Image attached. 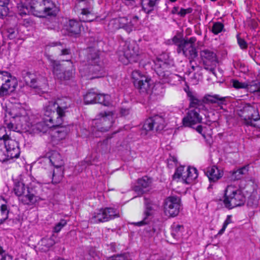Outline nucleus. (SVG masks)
<instances>
[{
  "label": "nucleus",
  "instance_id": "obj_1",
  "mask_svg": "<svg viewBox=\"0 0 260 260\" xmlns=\"http://www.w3.org/2000/svg\"><path fill=\"white\" fill-rule=\"evenodd\" d=\"M9 113L13 117L19 119L22 129L34 134L47 133L51 128L60 124L45 109L44 117L41 121L38 122L36 121L35 116L30 111H26L21 106L14 107Z\"/></svg>",
  "mask_w": 260,
  "mask_h": 260
},
{
  "label": "nucleus",
  "instance_id": "obj_2",
  "mask_svg": "<svg viewBox=\"0 0 260 260\" xmlns=\"http://www.w3.org/2000/svg\"><path fill=\"white\" fill-rule=\"evenodd\" d=\"M18 8L20 16L30 13L39 17L55 15L57 11L54 3L50 0H21Z\"/></svg>",
  "mask_w": 260,
  "mask_h": 260
},
{
  "label": "nucleus",
  "instance_id": "obj_3",
  "mask_svg": "<svg viewBox=\"0 0 260 260\" xmlns=\"http://www.w3.org/2000/svg\"><path fill=\"white\" fill-rule=\"evenodd\" d=\"M245 201V196L238 186L232 184L226 186L224 191L222 200L225 208L232 209L243 206Z\"/></svg>",
  "mask_w": 260,
  "mask_h": 260
},
{
  "label": "nucleus",
  "instance_id": "obj_4",
  "mask_svg": "<svg viewBox=\"0 0 260 260\" xmlns=\"http://www.w3.org/2000/svg\"><path fill=\"white\" fill-rule=\"evenodd\" d=\"M0 140H3L6 149V154H0V161H5L9 159L18 158L20 151L18 143L12 139L11 134L6 132L5 127L0 128Z\"/></svg>",
  "mask_w": 260,
  "mask_h": 260
},
{
  "label": "nucleus",
  "instance_id": "obj_5",
  "mask_svg": "<svg viewBox=\"0 0 260 260\" xmlns=\"http://www.w3.org/2000/svg\"><path fill=\"white\" fill-rule=\"evenodd\" d=\"M71 100L67 98L58 99L56 101H50L44 107L60 124L62 123V118L65 113L70 107Z\"/></svg>",
  "mask_w": 260,
  "mask_h": 260
},
{
  "label": "nucleus",
  "instance_id": "obj_6",
  "mask_svg": "<svg viewBox=\"0 0 260 260\" xmlns=\"http://www.w3.org/2000/svg\"><path fill=\"white\" fill-rule=\"evenodd\" d=\"M197 40L195 37H191L186 40H181L177 37L173 39V43L177 46L178 53L183 55L189 59H194L198 56V52L195 46Z\"/></svg>",
  "mask_w": 260,
  "mask_h": 260
},
{
  "label": "nucleus",
  "instance_id": "obj_7",
  "mask_svg": "<svg viewBox=\"0 0 260 260\" xmlns=\"http://www.w3.org/2000/svg\"><path fill=\"white\" fill-rule=\"evenodd\" d=\"M138 21L139 17L137 16L115 18L110 21L108 27L112 31L121 28L130 33L135 29Z\"/></svg>",
  "mask_w": 260,
  "mask_h": 260
},
{
  "label": "nucleus",
  "instance_id": "obj_8",
  "mask_svg": "<svg viewBox=\"0 0 260 260\" xmlns=\"http://www.w3.org/2000/svg\"><path fill=\"white\" fill-rule=\"evenodd\" d=\"M87 62L89 67L87 69L92 75L95 76L93 78H99L104 76V66L100 61L99 51L94 48H89L87 55Z\"/></svg>",
  "mask_w": 260,
  "mask_h": 260
},
{
  "label": "nucleus",
  "instance_id": "obj_9",
  "mask_svg": "<svg viewBox=\"0 0 260 260\" xmlns=\"http://www.w3.org/2000/svg\"><path fill=\"white\" fill-rule=\"evenodd\" d=\"M15 194L19 197V200L23 204H34L41 199L36 196V191L29 187L26 189L23 183L18 182L15 184L14 187Z\"/></svg>",
  "mask_w": 260,
  "mask_h": 260
},
{
  "label": "nucleus",
  "instance_id": "obj_10",
  "mask_svg": "<svg viewBox=\"0 0 260 260\" xmlns=\"http://www.w3.org/2000/svg\"><path fill=\"white\" fill-rule=\"evenodd\" d=\"M118 53L119 55H123L126 61H123V63L127 64L128 62H137L139 60L140 55L139 48L135 41H125L121 43Z\"/></svg>",
  "mask_w": 260,
  "mask_h": 260
},
{
  "label": "nucleus",
  "instance_id": "obj_11",
  "mask_svg": "<svg viewBox=\"0 0 260 260\" xmlns=\"http://www.w3.org/2000/svg\"><path fill=\"white\" fill-rule=\"evenodd\" d=\"M120 217L119 211L115 208L107 207L96 210L91 213L89 220L91 223H98L108 221Z\"/></svg>",
  "mask_w": 260,
  "mask_h": 260
},
{
  "label": "nucleus",
  "instance_id": "obj_12",
  "mask_svg": "<svg viewBox=\"0 0 260 260\" xmlns=\"http://www.w3.org/2000/svg\"><path fill=\"white\" fill-rule=\"evenodd\" d=\"M53 68V72L56 78L60 80H69L73 75L74 66L70 60H67L66 63L60 64L59 62L50 60Z\"/></svg>",
  "mask_w": 260,
  "mask_h": 260
},
{
  "label": "nucleus",
  "instance_id": "obj_13",
  "mask_svg": "<svg viewBox=\"0 0 260 260\" xmlns=\"http://www.w3.org/2000/svg\"><path fill=\"white\" fill-rule=\"evenodd\" d=\"M16 78L7 71L0 72V94L3 96L13 91L17 86Z\"/></svg>",
  "mask_w": 260,
  "mask_h": 260
},
{
  "label": "nucleus",
  "instance_id": "obj_14",
  "mask_svg": "<svg viewBox=\"0 0 260 260\" xmlns=\"http://www.w3.org/2000/svg\"><path fill=\"white\" fill-rule=\"evenodd\" d=\"M114 121V113L112 111L99 113L92 121L95 128L100 132H107L112 126Z\"/></svg>",
  "mask_w": 260,
  "mask_h": 260
},
{
  "label": "nucleus",
  "instance_id": "obj_15",
  "mask_svg": "<svg viewBox=\"0 0 260 260\" xmlns=\"http://www.w3.org/2000/svg\"><path fill=\"white\" fill-rule=\"evenodd\" d=\"M165 126V121L164 116L156 115L145 121L141 129V134L146 135L147 132L154 129L156 132H160Z\"/></svg>",
  "mask_w": 260,
  "mask_h": 260
},
{
  "label": "nucleus",
  "instance_id": "obj_16",
  "mask_svg": "<svg viewBox=\"0 0 260 260\" xmlns=\"http://www.w3.org/2000/svg\"><path fill=\"white\" fill-rule=\"evenodd\" d=\"M162 58V56H160L155 63L154 70L162 82H168L175 75L171 73L170 64L163 61Z\"/></svg>",
  "mask_w": 260,
  "mask_h": 260
},
{
  "label": "nucleus",
  "instance_id": "obj_17",
  "mask_svg": "<svg viewBox=\"0 0 260 260\" xmlns=\"http://www.w3.org/2000/svg\"><path fill=\"white\" fill-rule=\"evenodd\" d=\"M164 212L169 217H175L178 215L181 208V199L179 197L170 196L164 202Z\"/></svg>",
  "mask_w": 260,
  "mask_h": 260
},
{
  "label": "nucleus",
  "instance_id": "obj_18",
  "mask_svg": "<svg viewBox=\"0 0 260 260\" xmlns=\"http://www.w3.org/2000/svg\"><path fill=\"white\" fill-rule=\"evenodd\" d=\"M76 7L81 9L80 19L83 22H91L95 18L93 12L92 2L89 0H79Z\"/></svg>",
  "mask_w": 260,
  "mask_h": 260
},
{
  "label": "nucleus",
  "instance_id": "obj_19",
  "mask_svg": "<svg viewBox=\"0 0 260 260\" xmlns=\"http://www.w3.org/2000/svg\"><path fill=\"white\" fill-rule=\"evenodd\" d=\"M135 86L141 92H147L150 88L151 79L142 74L138 70L134 71L132 74Z\"/></svg>",
  "mask_w": 260,
  "mask_h": 260
},
{
  "label": "nucleus",
  "instance_id": "obj_20",
  "mask_svg": "<svg viewBox=\"0 0 260 260\" xmlns=\"http://www.w3.org/2000/svg\"><path fill=\"white\" fill-rule=\"evenodd\" d=\"M259 107L257 104L251 105L248 104L244 107V111L251 113L248 115V118L244 119V123L246 125L259 128L258 125L256 123L260 120V114L258 110Z\"/></svg>",
  "mask_w": 260,
  "mask_h": 260
},
{
  "label": "nucleus",
  "instance_id": "obj_21",
  "mask_svg": "<svg viewBox=\"0 0 260 260\" xmlns=\"http://www.w3.org/2000/svg\"><path fill=\"white\" fill-rule=\"evenodd\" d=\"M200 56L205 69L214 73V66L217 61L215 53L211 50L204 49L201 51Z\"/></svg>",
  "mask_w": 260,
  "mask_h": 260
},
{
  "label": "nucleus",
  "instance_id": "obj_22",
  "mask_svg": "<svg viewBox=\"0 0 260 260\" xmlns=\"http://www.w3.org/2000/svg\"><path fill=\"white\" fill-rule=\"evenodd\" d=\"M200 111L197 109H189L186 116L182 119L183 125L187 127H192L200 123L202 117L199 114Z\"/></svg>",
  "mask_w": 260,
  "mask_h": 260
},
{
  "label": "nucleus",
  "instance_id": "obj_23",
  "mask_svg": "<svg viewBox=\"0 0 260 260\" xmlns=\"http://www.w3.org/2000/svg\"><path fill=\"white\" fill-rule=\"evenodd\" d=\"M151 183V180L147 176H144L138 180L137 185L134 187V190L139 195L142 194L148 188Z\"/></svg>",
  "mask_w": 260,
  "mask_h": 260
},
{
  "label": "nucleus",
  "instance_id": "obj_24",
  "mask_svg": "<svg viewBox=\"0 0 260 260\" xmlns=\"http://www.w3.org/2000/svg\"><path fill=\"white\" fill-rule=\"evenodd\" d=\"M81 26L80 22L74 19L70 20L66 25V30L69 35L76 36L80 34Z\"/></svg>",
  "mask_w": 260,
  "mask_h": 260
},
{
  "label": "nucleus",
  "instance_id": "obj_25",
  "mask_svg": "<svg viewBox=\"0 0 260 260\" xmlns=\"http://www.w3.org/2000/svg\"><path fill=\"white\" fill-rule=\"evenodd\" d=\"M187 95L189 101V109H197L200 111V109L204 108L205 101L203 99H199L191 91L187 92Z\"/></svg>",
  "mask_w": 260,
  "mask_h": 260
},
{
  "label": "nucleus",
  "instance_id": "obj_26",
  "mask_svg": "<svg viewBox=\"0 0 260 260\" xmlns=\"http://www.w3.org/2000/svg\"><path fill=\"white\" fill-rule=\"evenodd\" d=\"M61 124L54 127L53 130V137L58 141L64 139L70 131L69 126H60Z\"/></svg>",
  "mask_w": 260,
  "mask_h": 260
},
{
  "label": "nucleus",
  "instance_id": "obj_27",
  "mask_svg": "<svg viewBox=\"0 0 260 260\" xmlns=\"http://www.w3.org/2000/svg\"><path fill=\"white\" fill-rule=\"evenodd\" d=\"M206 174L210 182H215L221 178L223 176V172L218 168L213 166L207 169Z\"/></svg>",
  "mask_w": 260,
  "mask_h": 260
},
{
  "label": "nucleus",
  "instance_id": "obj_28",
  "mask_svg": "<svg viewBox=\"0 0 260 260\" xmlns=\"http://www.w3.org/2000/svg\"><path fill=\"white\" fill-rule=\"evenodd\" d=\"M205 103H216L218 105L222 108V105L224 104L225 102L224 97H221L218 94H206L203 98Z\"/></svg>",
  "mask_w": 260,
  "mask_h": 260
},
{
  "label": "nucleus",
  "instance_id": "obj_29",
  "mask_svg": "<svg viewBox=\"0 0 260 260\" xmlns=\"http://www.w3.org/2000/svg\"><path fill=\"white\" fill-rule=\"evenodd\" d=\"M160 0H141L142 9L147 14L150 13Z\"/></svg>",
  "mask_w": 260,
  "mask_h": 260
},
{
  "label": "nucleus",
  "instance_id": "obj_30",
  "mask_svg": "<svg viewBox=\"0 0 260 260\" xmlns=\"http://www.w3.org/2000/svg\"><path fill=\"white\" fill-rule=\"evenodd\" d=\"M16 106H21L20 105H15V106H13L10 109V111L8 112V115H9L13 120H15L16 122H17V123L16 124H14L13 123V120H11L10 121V122H7L6 121H5V124L7 126V128L8 129V131H6V132L8 133V134H10V133H11V135L12 134V133H14V132L17 129V126H19L20 127H21V126L20 125V121L19 120V119L18 118H14V117H13L12 116V115H11L10 114V112L11 110V109L14 107H16Z\"/></svg>",
  "mask_w": 260,
  "mask_h": 260
},
{
  "label": "nucleus",
  "instance_id": "obj_31",
  "mask_svg": "<svg viewBox=\"0 0 260 260\" xmlns=\"http://www.w3.org/2000/svg\"><path fill=\"white\" fill-rule=\"evenodd\" d=\"M188 176L187 167L184 166H180L177 168L176 169V172L173 175V178H181L183 182L186 184V181H187Z\"/></svg>",
  "mask_w": 260,
  "mask_h": 260
},
{
  "label": "nucleus",
  "instance_id": "obj_32",
  "mask_svg": "<svg viewBox=\"0 0 260 260\" xmlns=\"http://www.w3.org/2000/svg\"><path fill=\"white\" fill-rule=\"evenodd\" d=\"M23 79L27 85L33 88H36V75L28 72L24 71L22 73Z\"/></svg>",
  "mask_w": 260,
  "mask_h": 260
},
{
  "label": "nucleus",
  "instance_id": "obj_33",
  "mask_svg": "<svg viewBox=\"0 0 260 260\" xmlns=\"http://www.w3.org/2000/svg\"><path fill=\"white\" fill-rule=\"evenodd\" d=\"M97 90L91 89L84 95V100L86 104H94L96 102Z\"/></svg>",
  "mask_w": 260,
  "mask_h": 260
},
{
  "label": "nucleus",
  "instance_id": "obj_34",
  "mask_svg": "<svg viewBox=\"0 0 260 260\" xmlns=\"http://www.w3.org/2000/svg\"><path fill=\"white\" fill-rule=\"evenodd\" d=\"M50 161L56 168H62L63 165L61 156L57 152H54L52 154L50 158Z\"/></svg>",
  "mask_w": 260,
  "mask_h": 260
},
{
  "label": "nucleus",
  "instance_id": "obj_35",
  "mask_svg": "<svg viewBox=\"0 0 260 260\" xmlns=\"http://www.w3.org/2000/svg\"><path fill=\"white\" fill-rule=\"evenodd\" d=\"M95 103H99L108 106L111 104L110 96L109 94H101L97 90Z\"/></svg>",
  "mask_w": 260,
  "mask_h": 260
},
{
  "label": "nucleus",
  "instance_id": "obj_36",
  "mask_svg": "<svg viewBox=\"0 0 260 260\" xmlns=\"http://www.w3.org/2000/svg\"><path fill=\"white\" fill-rule=\"evenodd\" d=\"M184 227L182 225L174 223L172 225L171 235L174 238L178 239L181 236Z\"/></svg>",
  "mask_w": 260,
  "mask_h": 260
},
{
  "label": "nucleus",
  "instance_id": "obj_37",
  "mask_svg": "<svg viewBox=\"0 0 260 260\" xmlns=\"http://www.w3.org/2000/svg\"><path fill=\"white\" fill-rule=\"evenodd\" d=\"M152 214V212L151 207L149 205H146V210L144 211L145 217L144 219L141 221L134 222L133 224L139 226L147 224L149 221L148 218L149 216H151Z\"/></svg>",
  "mask_w": 260,
  "mask_h": 260
},
{
  "label": "nucleus",
  "instance_id": "obj_38",
  "mask_svg": "<svg viewBox=\"0 0 260 260\" xmlns=\"http://www.w3.org/2000/svg\"><path fill=\"white\" fill-rule=\"evenodd\" d=\"M63 176V170L62 168H56L52 173V182L53 184L58 183Z\"/></svg>",
  "mask_w": 260,
  "mask_h": 260
},
{
  "label": "nucleus",
  "instance_id": "obj_39",
  "mask_svg": "<svg viewBox=\"0 0 260 260\" xmlns=\"http://www.w3.org/2000/svg\"><path fill=\"white\" fill-rule=\"evenodd\" d=\"M187 170L188 176L186 184H190L197 178L198 176V171L196 168L190 167H187Z\"/></svg>",
  "mask_w": 260,
  "mask_h": 260
},
{
  "label": "nucleus",
  "instance_id": "obj_40",
  "mask_svg": "<svg viewBox=\"0 0 260 260\" xmlns=\"http://www.w3.org/2000/svg\"><path fill=\"white\" fill-rule=\"evenodd\" d=\"M245 89L250 92L254 93L257 95H260V82H252L250 84L247 83V87Z\"/></svg>",
  "mask_w": 260,
  "mask_h": 260
},
{
  "label": "nucleus",
  "instance_id": "obj_41",
  "mask_svg": "<svg viewBox=\"0 0 260 260\" xmlns=\"http://www.w3.org/2000/svg\"><path fill=\"white\" fill-rule=\"evenodd\" d=\"M247 172L248 167H243L237 170L236 171H233L232 174V178L234 180L240 179L242 177V175L246 174Z\"/></svg>",
  "mask_w": 260,
  "mask_h": 260
},
{
  "label": "nucleus",
  "instance_id": "obj_42",
  "mask_svg": "<svg viewBox=\"0 0 260 260\" xmlns=\"http://www.w3.org/2000/svg\"><path fill=\"white\" fill-rule=\"evenodd\" d=\"M54 236L52 235L51 237H45L42 238L40 241L41 245L49 248L55 244Z\"/></svg>",
  "mask_w": 260,
  "mask_h": 260
},
{
  "label": "nucleus",
  "instance_id": "obj_43",
  "mask_svg": "<svg viewBox=\"0 0 260 260\" xmlns=\"http://www.w3.org/2000/svg\"><path fill=\"white\" fill-rule=\"evenodd\" d=\"M9 210L6 204H3L1 207L0 224L4 222L8 218Z\"/></svg>",
  "mask_w": 260,
  "mask_h": 260
},
{
  "label": "nucleus",
  "instance_id": "obj_44",
  "mask_svg": "<svg viewBox=\"0 0 260 260\" xmlns=\"http://www.w3.org/2000/svg\"><path fill=\"white\" fill-rule=\"evenodd\" d=\"M224 30V25L220 22H214L212 27L211 31L214 35H218Z\"/></svg>",
  "mask_w": 260,
  "mask_h": 260
},
{
  "label": "nucleus",
  "instance_id": "obj_45",
  "mask_svg": "<svg viewBox=\"0 0 260 260\" xmlns=\"http://www.w3.org/2000/svg\"><path fill=\"white\" fill-rule=\"evenodd\" d=\"M36 88L37 87H41V88H44L47 85V80L46 78L42 77V76H39L37 78H36Z\"/></svg>",
  "mask_w": 260,
  "mask_h": 260
},
{
  "label": "nucleus",
  "instance_id": "obj_46",
  "mask_svg": "<svg viewBox=\"0 0 260 260\" xmlns=\"http://www.w3.org/2000/svg\"><path fill=\"white\" fill-rule=\"evenodd\" d=\"M0 260H13V256L4 250L1 246H0Z\"/></svg>",
  "mask_w": 260,
  "mask_h": 260
},
{
  "label": "nucleus",
  "instance_id": "obj_47",
  "mask_svg": "<svg viewBox=\"0 0 260 260\" xmlns=\"http://www.w3.org/2000/svg\"><path fill=\"white\" fill-rule=\"evenodd\" d=\"M67 221L64 219H61L59 222L56 224L53 228L54 233H58L67 224Z\"/></svg>",
  "mask_w": 260,
  "mask_h": 260
},
{
  "label": "nucleus",
  "instance_id": "obj_48",
  "mask_svg": "<svg viewBox=\"0 0 260 260\" xmlns=\"http://www.w3.org/2000/svg\"><path fill=\"white\" fill-rule=\"evenodd\" d=\"M232 221V215H228L225 220L224 221L222 229L218 232V235H222L225 231L228 225L231 223Z\"/></svg>",
  "mask_w": 260,
  "mask_h": 260
},
{
  "label": "nucleus",
  "instance_id": "obj_49",
  "mask_svg": "<svg viewBox=\"0 0 260 260\" xmlns=\"http://www.w3.org/2000/svg\"><path fill=\"white\" fill-rule=\"evenodd\" d=\"M233 86L237 89L243 88L245 89L247 87V83L240 82L238 80H233L232 81Z\"/></svg>",
  "mask_w": 260,
  "mask_h": 260
},
{
  "label": "nucleus",
  "instance_id": "obj_50",
  "mask_svg": "<svg viewBox=\"0 0 260 260\" xmlns=\"http://www.w3.org/2000/svg\"><path fill=\"white\" fill-rule=\"evenodd\" d=\"M23 16H26V18L22 19V20L20 22V24L22 25L25 26V27H28L29 26H31L33 24V21L31 20L30 18L26 15H23ZM22 17V16H21Z\"/></svg>",
  "mask_w": 260,
  "mask_h": 260
},
{
  "label": "nucleus",
  "instance_id": "obj_51",
  "mask_svg": "<svg viewBox=\"0 0 260 260\" xmlns=\"http://www.w3.org/2000/svg\"><path fill=\"white\" fill-rule=\"evenodd\" d=\"M7 33L8 38L11 40L16 38L18 35V31L13 28L8 29Z\"/></svg>",
  "mask_w": 260,
  "mask_h": 260
},
{
  "label": "nucleus",
  "instance_id": "obj_52",
  "mask_svg": "<svg viewBox=\"0 0 260 260\" xmlns=\"http://www.w3.org/2000/svg\"><path fill=\"white\" fill-rule=\"evenodd\" d=\"M9 9L8 6L2 7L0 5V18H2L4 16L8 15Z\"/></svg>",
  "mask_w": 260,
  "mask_h": 260
},
{
  "label": "nucleus",
  "instance_id": "obj_53",
  "mask_svg": "<svg viewBox=\"0 0 260 260\" xmlns=\"http://www.w3.org/2000/svg\"><path fill=\"white\" fill-rule=\"evenodd\" d=\"M237 41L241 49H244L247 48V43L244 39L240 38L239 35H237Z\"/></svg>",
  "mask_w": 260,
  "mask_h": 260
},
{
  "label": "nucleus",
  "instance_id": "obj_54",
  "mask_svg": "<svg viewBox=\"0 0 260 260\" xmlns=\"http://www.w3.org/2000/svg\"><path fill=\"white\" fill-rule=\"evenodd\" d=\"M108 260H131L128 258V257L124 254L117 255L115 256H112Z\"/></svg>",
  "mask_w": 260,
  "mask_h": 260
},
{
  "label": "nucleus",
  "instance_id": "obj_55",
  "mask_svg": "<svg viewBox=\"0 0 260 260\" xmlns=\"http://www.w3.org/2000/svg\"><path fill=\"white\" fill-rule=\"evenodd\" d=\"M189 63L190 66V69H189V73H191L192 72L195 71L197 69H200V67L194 62L193 59H190Z\"/></svg>",
  "mask_w": 260,
  "mask_h": 260
},
{
  "label": "nucleus",
  "instance_id": "obj_56",
  "mask_svg": "<svg viewBox=\"0 0 260 260\" xmlns=\"http://www.w3.org/2000/svg\"><path fill=\"white\" fill-rule=\"evenodd\" d=\"M191 12V9L190 8L188 9H181L179 11L178 15H179L180 17H184L186 14L190 13Z\"/></svg>",
  "mask_w": 260,
  "mask_h": 260
},
{
  "label": "nucleus",
  "instance_id": "obj_57",
  "mask_svg": "<svg viewBox=\"0 0 260 260\" xmlns=\"http://www.w3.org/2000/svg\"><path fill=\"white\" fill-rule=\"evenodd\" d=\"M126 5L128 6L134 7L136 5V3L138 0H124Z\"/></svg>",
  "mask_w": 260,
  "mask_h": 260
},
{
  "label": "nucleus",
  "instance_id": "obj_58",
  "mask_svg": "<svg viewBox=\"0 0 260 260\" xmlns=\"http://www.w3.org/2000/svg\"><path fill=\"white\" fill-rule=\"evenodd\" d=\"M71 53L70 49L68 48H63V47H62V48L61 49V55H69Z\"/></svg>",
  "mask_w": 260,
  "mask_h": 260
},
{
  "label": "nucleus",
  "instance_id": "obj_59",
  "mask_svg": "<svg viewBox=\"0 0 260 260\" xmlns=\"http://www.w3.org/2000/svg\"><path fill=\"white\" fill-rule=\"evenodd\" d=\"M129 113L128 109L122 108L120 110V114L122 116L127 115Z\"/></svg>",
  "mask_w": 260,
  "mask_h": 260
},
{
  "label": "nucleus",
  "instance_id": "obj_60",
  "mask_svg": "<svg viewBox=\"0 0 260 260\" xmlns=\"http://www.w3.org/2000/svg\"><path fill=\"white\" fill-rule=\"evenodd\" d=\"M179 7H174L171 11V13L172 14H178L179 13Z\"/></svg>",
  "mask_w": 260,
  "mask_h": 260
},
{
  "label": "nucleus",
  "instance_id": "obj_61",
  "mask_svg": "<svg viewBox=\"0 0 260 260\" xmlns=\"http://www.w3.org/2000/svg\"><path fill=\"white\" fill-rule=\"evenodd\" d=\"M198 80H199V78L197 79V78L196 77L195 75H193V77H191V82H192V83L193 84H197Z\"/></svg>",
  "mask_w": 260,
  "mask_h": 260
},
{
  "label": "nucleus",
  "instance_id": "obj_62",
  "mask_svg": "<svg viewBox=\"0 0 260 260\" xmlns=\"http://www.w3.org/2000/svg\"><path fill=\"white\" fill-rule=\"evenodd\" d=\"M9 4V0H3V1H0V5H1L2 7L3 6H8Z\"/></svg>",
  "mask_w": 260,
  "mask_h": 260
},
{
  "label": "nucleus",
  "instance_id": "obj_63",
  "mask_svg": "<svg viewBox=\"0 0 260 260\" xmlns=\"http://www.w3.org/2000/svg\"><path fill=\"white\" fill-rule=\"evenodd\" d=\"M196 131L200 134H202L204 137H205V135L202 134V132L203 131V127L202 125H198L196 128Z\"/></svg>",
  "mask_w": 260,
  "mask_h": 260
},
{
  "label": "nucleus",
  "instance_id": "obj_64",
  "mask_svg": "<svg viewBox=\"0 0 260 260\" xmlns=\"http://www.w3.org/2000/svg\"><path fill=\"white\" fill-rule=\"evenodd\" d=\"M84 69H82V68H81V66H80V67L79 70H80V72H82V71L83 72V71H84Z\"/></svg>",
  "mask_w": 260,
  "mask_h": 260
}]
</instances>
